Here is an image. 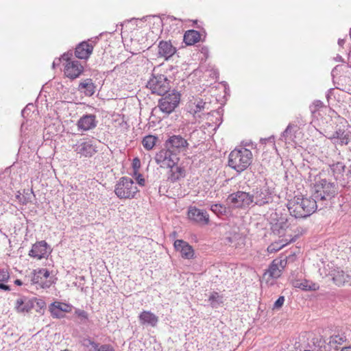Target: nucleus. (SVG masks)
<instances>
[{
    "mask_svg": "<svg viewBox=\"0 0 351 351\" xmlns=\"http://www.w3.org/2000/svg\"><path fill=\"white\" fill-rule=\"evenodd\" d=\"M317 200L311 197H295L289 201L288 210L295 218H305L312 215L317 208Z\"/></svg>",
    "mask_w": 351,
    "mask_h": 351,
    "instance_id": "1",
    "label": "nucleus"
},
{
    "mask_svg": "<svg viewBox=\"0 0 351 351\" xmlns=\"http://www.w3.org/2000/svg\"><path fill=\"white\" fill-rule=\"evenodd\" d=\"M337 193V188L334 183L329 182L326 180H317L314 185L313 193V199L317 200V204L325 206Z\"/></svg>",
    "mask_w": 351,
    "mask_h": 351,
    "instance_id": "2",
    "label": "nucleus"
},
{
    "mask_svg": "<svg viewBox=\"0 0 351 351\" xmlns=\"http://www.w3.org/2000/svg\"><path fill=\"white\" fill-rule=\"evenodd\" d=\"M252 161V153L250 149H234L229 154L228 165L240 173L250 165Z\"/></svg>",
    "mask_w": 351,
    "mask_h": 351,
    "instance_id": "3",
    "label": "nucleus"
},
{
    "mask_svg": "<svg viewBox=\"0 0 351 351\" xmlns=\"http://www.w3.org/2000/svg\"><path fill=\"white\" fill-rule=\"evenodd\" d=\"M137 192L138 189L134 181L127 177L121 178L114 188V193L120 199H132Z\"/></svg>",
    "mask_w": 351,
    "mask_h": 351,
    "instance_id": "4",
    "label": "nucleus"
},
{
    "mask_svg": "<svg viewBox=\"0 0 351 351\" xmlns=\"http://www.w3.org/2000/svg\"><path fill=\"white\" fill-rule=\"evenodd\" d=\"M154 159L161 168L173 167L179 161L178 154L168 147L158 152Z\"/></svg>",
    "mask_w": 351,
    "mask_h": 351,
    "instance_id": "5",
    "label": "nucleus"
},
{
    "mask_svg": "<svg viewBox=\"0 0 351 351\" xmlns=\"http://www.w3.org/2000/svg\"><path fill=\"white\" fill-rule=\"evenodd\" d=\"M180 100V95L178 92L173 91L163 96L159 101L158 107L160 110L166 114L171 113L178 106Z\"/></svg>",
    "mask_w": 351,
    "mask_h": 351,
    "instance_id": "6",
    "label": "nucleus"
},
{
    "mask_svg": "<svg viewBox=\"0 0 351 351\" xmlns=\"http://www.w3.org/2000/svg\"><path fill=\"white\" fill-rule=\"evenodd\" d=\"M152 93L158 95H163L168 92L170 88L169 82L167 77L163 75L154 76L151 78L147 84Z\"/></svg>",
    "mask_w": 351,
    "mask_h": 351,
    "instance_id": "7",
    "label": "nucleus"
},
{
    "mask_svg": "<svg viewBox=\"0 0 351 351\" xmlns=\"http://www.w3.org/2000/svg\"><path fill=\"white\" fill-rule=\"evenodd\" d=\"M228 200L236 208H245L252 204L251 194L244 191L232 193L228 196Z\"/></svg>",
    "mask_w": 351,
    "mask_h": 351,
    "instance_id": "8",
    "label": "nucleus"
},
{
    "mask_svg": "<svg viewBox=\"0 0 351 351\" xmlns=\"http://www.w3.org/2000/svg\"><path fill=\"white\" fill-rule=\"evenodd\" d=\"M188 217L192 222L200 226H206L209 223V215L205 210H202L195 206H190L188 209Z\"/></svg>",
    "mask_w": 351,
    "mask_h": 351,
    "instance_id": "9",
    "label": "nucleus"
},
{
    "mask_svg": "<svg viewBox=\"0 0 351 351\" xmlns=\"http://www.w3.org/2000/svg\"><path fill=\"white\" fill-rule=\"evenodd\" d=\"M167 147L175 153L181 152L188 147L187 141L180 135H173L166 141Z\"/></svg>",
    "mask_w": 351,
    "mask_h": 351,
    "instance_id": "10",
    "label": "nucleus"
},
{
    "mask_svg": "<svg viewBox=\"0 0 351 351\" xmlns=\"http://www.w3.org/2000/svg\"><path fill=\"white\" fill-rule=\"evenodd\" d=\"M74 151L81 156L90 158L96 152V147L90 140L78 142L74 147Z\"/></svg>",
    "mask_w": 351,
    "mask_h": 351,
    "instance_id": "11",
    "label": "nucleus"
},
{
    "mask_svg": "<svg viewBox=\"0 0 351 351\" xmlns=\"http://www.w3.org/2000/svg\"><path fill=\"white\" fill-rule=\"evenodd\" d=\"M251 197L252 199V203L254 202L255 204L258 206L268 204L272 199L271 193L267 188L256 189L253 191V193L251 194Z\"/></svg>",
    "mask_w": 351,
    "mask_h": 351,
    "instance_id": "12",
    "label": "nucleus"
},
{
    "mask_svg": "<svg viewBox=\"0 0 351 351\" xmlns=\"http://www.w3.org/2000/svg\"><path fill=\"white\" fill-rule=\"evenodd\" d=\"M95 46V41L93 40H88L80 43L75 48V54L77 58L87 59L93 53Z\"/></svg>",
    "mask_w": 351,
    "mask_h": 351,
    "instance_id": "13",
    "label": "nucleus"
},
{
    "mask_svg": "<svg viewBox=\"0 0 351 351\" xmlns=\"http://www.w3.org/2000/svg\"><path fill=\"white\" fill-rule=\"evenodd\" d=\"M84 68L77 60L69 61L65 66L64 73L71 79L78 77L83 72Z\"/></svg>",
    "mask_w": 351,
    "mask_h": 351,
    "instance_id": "14",
    "label": "nucleus"
},
{
    "mask_svg": "<svg viewBox=\"0 0 351 351\" xmlns=\"http://www.w3.org/2000/svg\"><path fill=\"white\" fill-rule=\"evenodd\" d=\"M176 48L173 46L170 41L161 40L158 44V56L168 60L176 52Z\"/></svg>",
    "mask_w": 351,
    "mask_h": 351,
    "instance_id": "15",
    "label": "nucleus"
},
{
    "mask_svg": "<svg viewBox=\"0 0 351 351\" xmlns=\"http://www.w3.org/2000/svg\"><path fill=\"white\" fill-rule=\"evenodd\" d=\"M174 247L180 253L182 258L190 259L193 257V250L188 243L182 240H176L174 242Z\"/></svg>",
    "mask_w": 351,
    "mask_h": 351,
    "instance_id": "16",
    "label": "nucleus"
},
{
    "mask_svg": "<svg viewBox=\"0 0 351 351\" xmlns=\"http://www.w3.org/2000/svg\"><path fill=\"white\" fill-rule=\"evenodd\" d=\"M29 255L38 260L45 257L47 255V243L45 241H41L34 244Z\"/></svg>",
    "mask_w": 351,
    "mask_h": 351,
    "instance_id": "17",
    "label": "nucleus"
},
{
    "mask_svg": "<svg viewBox=\"0 0 351 351\" xmlns=\"http://www.w3.org/2000/svg\"><path fill=\"white\" fill-rule=\"evenodd\" d=\"M49 311L53 317H63L62 313H69L71 311V306L60 302H54L49 307Z\"/></svg>",
    "mask_w": 351,
    "mask_h": 351,
    "instance_id": "18",
    "label": "nucleus"
},
{
    "mask_svg": "<svg viewBox=\"0 0 351 351\" xmlns=\"http://www.w3.org/2000/svg\"><path fill=\"white\" fill-rule=\"evenodd\" d=\"M95 115L86 114L82 117L77 121V127L83 131L93 129L97 125Z\"/></svg>",
    "mask_w": 351,
    "mask_h": 351,
    "instance_id": "19",
    "label": "nucleus"
},
{
    "mask_svg": "<svg viewBox=\"0 0 351 351\" xmlns=\"http://www.w3.org/2000/svg\"><path fill=\"white\" fill-rule=\"evenodd\" d=\"M289 227L288 220L285 218L281 217L276 223L272 224L271 230L274 234L279 236H285L286 232Z\"/></svg>",
    "mask_w": 351,
    "mask_h": 351,
    "instance_id": "20",
    "label": "nucleus"
},
{
    "mask_svg": "<svg viewBox=\"0 0 351 351\" xmlns=\"http://www.w3.org/2000/svg\"><path fill=\"white\" fill-rule=\"evenodd\" d=\"M333 282L338 286L350 285L351 276L342 270H335L332 274Z\"/></svg>",
    "mask_w": 351,
    "mask_h": 351,
    "instance_id": "21",
    "label": "nucleus"
},
{
    "mask_svg": "<svg viewBox=\"0 0 351 351\" xmlns=\"http://www.w3.org/2000/svg\"><path fill=\"white\" fill-rule=\"evenodd\" d=\"M140 323L143 325H149L155 327L158 322V317L153 313L143 311L138 316Z\"/></svg>",
    "mask_w": 351,
    "mask_h": 351,
    "instance_id": "22",
    "label": "nucleus"
},
{
    "mask_svg": "<svg viewBox=\"0 0 351 351\" xmlns=\"http://www.w3.org/2000/svg\"><path fill=\"white\" fill-rule=\"evenodd\" d=\"M33 307V300L25 297L19 298L16 302V309L19 313H28Z\"/></svg>",
    "mask_w": 351,
    "mask_h": 351,
    "instance_id": "23",
    "label": "nucleus"
},
{
    "mask_svg": "<svg viewBox=\"0 0 351 351\" xmlns=\"http://www.w3.org/2000/svg\"><path fill=\"white\" fill-rule=\"evenodd\" d=\"M346 341V337L344 335H333L329 337L327 343L330 351L336 350L341 348Z\"/></svg>",
    "mask_w": 351,
    "mask_h": 351,
    "instance_id": "24",
    "label": "nucleus"
},
{
    "mask_svg": "<svg viewBox=\"0 0 351 351\" xmlns=\"http://www.w3.org/2000/svg\"><path fill=\"white\" fill-rule=\"evenodd\" d=\"M200 34L195 30H188L184 35V41L187 45H193L199 41Z\"/></svg>",
    "mask_w": 351,
    "mask_h": 351,
    "instance_id": "25",
    "label": "nucleus"
},
{
    "mask_svg": "<svg viewBox=\"0 0 351 351\" xmlns=\"http://www.w3.org/2000/svg\"><path fill=\"white\" fill-rule=\"evenodd\" d=\"M95 86L91 79H86L79 84V90L87 96H91L95 93Z\"/></svg>",
    "mask_w": 351,
    "mask_h": 351,
    "instance_id": "26",
    "label": "nucleus"
},
{
    "mask_svg": "<svg viewBox=\"0 0 351 351\" xmlns=\"http://www.w3.org/2000/svg\"><path fill=\"white\" fill-rule=\"evenodd\" d=\"M30 279L32 285H39L42 288L49 287L51 285L50 281L43 282L41 274L38 273V269H35L32 273Z\"/></svg>",
    "mask_w": 351,
    "mask_h": 351,
    "instance_id": "27",
    "label": "nucleus"
},
{
    "mask_svg": "<svg viewBox=\"0 0 351 351\" xmlns=\"http://www.w3.org/2000/svg\"><path fill=\"white\" fill-rule=\"evenodd\" d=\"M169 169L171 174L169 176V179L171 181L175 182L184 177L185 171L182 167L176 165L173 167H169Z\"/></svg>",
    "mask_w": 351,
    "mask_h": 351,
    "instance_id": "28",
    "label": "nucleus"
},
{
    "mask_svg": "<svg viewBox=\"0 0 351 351\" xmlns=\"http://www.w3.org/2000/svg\"><path fill=\"white\" fill-rule=\"evenodd\" d=\"M293 286L294 287L300 288L303 290H317L319 286L315 283L309 284L307 280H295L293 282Z\"/></svg>",
    "mask_w": 351,
    "mask_h": 351,
    "instance_id": "29",
    "label": "nucleus"
},
{
    "mask_svg": "<svg viewBox=\"0 0 351 351\" xmlns=\"http://www.w3.org/2000/svg\"><path fill=\"white\" fill-rule=\"evenodd\" d=\"M282 274L281 269L278 267V266L273 261L271 263L268 270L265 273V276L268 275L269 277L272 278H278Z\"/></svg>",
    "mask_w": 351,
    "mask_h": 351,
    "instance_id": "30",
    "label": "nucleus"
},
{
    "mask_svg": "<svg viewBox=\"0 0 351 351\" xmlns=\"http://www.w3.org/2000/svg\"><path fill=\"white\" fill-rule=\"evenodd\" d=\"M88 344H86V346L90 345L91 347L89 351H114V348L108 344H104L99 346V345L91 340H88Z\"/></svg>",
    "mask_w": 351,
    "mask_h": 351,
    "instance_id": "31",
    "label": "nucleus"
},
{
    "mask_svg": "<svg viewBox=\"0 0 351 351\" xmlns=\"http://www.w3.org/2000/svg\"><path fill=\"white\" fill-rule=\"evenodd\" d=\"M156 136L153 135H147L143 138L142 144L145 149L151 150L156 145Z\"/></svg>",
    "mask_w": 351,
    "mask_h": 351,
    "instance_id": "32",
    "label": "nucleus"
},
{
    "mask_svg": "<svg viewBox=\"0 0 351 351\" xmlns=\"http://www.w3.org/2000/svg\"><path fill=\"white\" fill-rule=\"evenodd\" d=\"M291 240L289 239H285L281 240L279 241L274 242L269 245L267 247V251L269 253H274L280 250H281L284 246H285L289 242H290Z\"/></svg>",
    "mask_w": 351,
    "mask_h": 351,
    "instance_id": "33",
    "label": "nucleus"
},
{
    "mask_svg": "<svg viewBox=\"0 0 351 351\" xmlns=\"http://www.w3.org/2000/svg\"><path fill=\"white\" fill-rule=\"evenodd\" d=\"M206 103L202 100H195L190 104V112L194 114L201 112L205 108Z\"/></svg>",
    "mask_w": 351,
    "mask_h": 351,
    "instance_id": "34",
    "label": "nucleus"
},
{
    "mask_svg": "<svg viewBox=\"0 0 351 351\" xmlns=\"http://www.w3.org/2000/svg\"><path fill=\"white\" fill-rule=\"evenodd\" d=\"M152 19H153L154 21H160L161 22H163V21H173L177 20L176 18H175L172 16H165V15H162V16H160L158 15H147V16H143L142 19H141V20H145V21H148V20H152Z\"/></svg>",
    "mask_w": 351,
    "mask_h": 351,
    "instance_id": "35",
    "label": "nucleus"
},
{
    "mask_svg": "<svg viewBox=\"0 0 351 351\" xmlns=\"http://www.w3.org/2000/svg\"><path fill=\"white\" fill-rule=\"evenodd\" d=\"M297 126L291 123H289L285 130L282 132L281 138L285 141L292 139L293 138V130Z\"/></svg>",
    "mask_w": 351,
    "mask_h": 351,
    "instance_id": "36",
    "label": "nucleus"
},
{
    "mask_svg": "<svg viewBox=\"0 0 351 351\" xmlns=\"http://www.w3.org/2000/svg\"><path fill=\"white\" fill-rule=\"evenodd\" d=\"M223 298L217 292H213L209 297V301L213 307H217L223 302Z\"/></svg>",
    "mask_w": 351,
    "mask_h": 351,
    "instance_id": "37",
    "label": "nucleus"
},
{
    "mask_svg": "<svg viewBox=\"0 0 351 351\" xmlns=\"http://www.w3.org/2000/svg\"><path fill=\"white\" fill-rule=\"evenodd\" d=\"M335 137L341 140V143L343 144H348L350 138V135L348 132L343 131L341 130H339L336 131L335 134Z\"/></svg>",
    "mask_w": 351,
    "mask_h": 351,
    "instance_id": "38",
    "label": "nucleus"
},
{
    "mask_svg": "<svg viewBox=\"0 0 351 351\" xmlns=\"http://www.w3.org/2000/svg\"><path fill=\"white\" fill-rule=\"evenodd\" d=\"M74 315H76L82 323H85L88 319V313L82 309H75Z\"/></svg>",
    "mask_w": 351,
    "mask_h": 351,
    "instance_id": "39",
    "label": "nucleus"
},
{
    "mask_svg": "<svg viewBox=\"0 0 351 351\" xmlns=\"http://www.w3.org/2000/svg\"><path fill=\"white\" fill-rule=\"evenodd\" d=\"M210 210L217 215H223L226 213V208L222 204H213L211 206Z\"/></svg>",
    "mask_w": 351,
    "mask_h": 351,
    "instance_id": "40",
    "label": "nucleus"
},
{
    "mask_svg": "<svg viewBox=\"0 0 351 351\" xmlns=\"http://www.w3.org/2000/svg\"><path fill=\"white\" fill-rule=\"evenodd\" d=\"M132 167L134 170V174L137 175L138 173V169L141 167V161L139 158H135L132 160Z\"/></svg>",
    "mask_w": 351,
    "mask_h": 351,
    "instance_id": "41",
    "label": "nucleus"
},
{
    "mask_svg": "<svg viewBox=\"0 0 351 351\" xmlns=\"http://www.w3.org/2000/svg\"><path fill=\"white\" fill-rule=\"evenodd\" d=\"M285 302V297L280 296L278 299L274 302L273 308L279 309L280 308Z\"/></svg>",
    "mask_w": 351,
    "mask_h": 351,
    "instance_id": "42",
    "label": "nucleus"
},
{
    "mask_svg": "<svg viewBox=\"0 0 351 351\" xmlns=\"http://www.w3.org/2000/svg\"><path fill=\"white\" fill-rule=\"evenodd\" d=\"M274 261L278 266V267L281 269L282 271L286 267L287 263L286 259H274Z\"/></svg>",
    "mask_w": 351,
    "mask_h": 351,
    "instance_id": "43",
    "label": "nucleus"
},
{
    "mask_svg": "<svg viewBox=\"0 0 351 351\" xmlns=\"http://www.w3.org/2000/svg\"><path fill=\"white\" fill-rule=\"evenodd\" d=\"M10 276L7 271L1 270L0 271V282H7L9 279Z\"/></svg>",
    "mask_w": 351,
    "mask_h": 351,
    "instance_id": "44",
    "label": "nucleus"
},
{
    "mask_svg": "<svg viewBox=\"0 0 351 351\" xmlns=\"http://www.w3.org/2000/svg\"><path fill=\"white\" fill-rule=\"evenodd\" d=\"M38 274H41V276L43 277V279L47 280L48 278V277L49 276V275H50L49 271L47 269H38Z\"/></svg>",
    "mask_w": 351,
    "mask_h": 351,
    "instance_id": "45",
    "label": "nucleus"
},
{
    "mask_svg": "<svg viewBox=\"0 0 351 351\" xmlns=\"http://www.w3.org/2000/svg\"><path fill=\"white\" fill-rule=\"evenodd\" d=\"M133 176L135 178V179L136 180V181H137V182L138 183L139 185L144 186V184H145V179L143 178V176L141 173H138L137 175H134L133 173Z\"/></svg>",
    "mask_w": 351,
    "mask_h": 351,
    "instance_id": "46",
    "label": "nucleus"
},
{
    "mask_svg": "<svg viewBox=\"0 0 351 351\" xmlns=\"http://www.w3.org/2000/svg\"><path fill=\"white\" fill-rule=\"evenodd\" d=\"M317 343V346L318 347H322V346H323V344L324 343V341H323L321 337L319 339V338H314L313 339V343L316 344Z\"/></svg>",
    "mask_w": 351,
    "mask_h": 351,
    "instance_id": "47",
    "label": "nucleus"
},
{
    "mask_svg": "<svg viewBox=\"0 0 351 351\" xmlns=\"http://www.w3.org/2000/svg\"><path fill=\"white\" fill-rule=\"evenodd\" d=\"M0 289L8 291V290H10V288L8 286L4 285L3 283H0Z\"/></svg>",
    "mask_w": 351,
    "mask_h": 351,
    "instance_id": "48",
    "label": "nucleus"
},
{
    "mask_svg": "<svg viewBox=\"0 0 351 351\" xmlns=\"http://www.w3.org/2000/svg\"><path fill=\"white\" fill-rule=\"evenodd\" d=\"M345 43L344 39H339L338 40V44L339 46H343Z\"/></svg>",
    "mask_w": 351,
    "mask_h": 351,
    "instance_id": "49",
    "label": "nucleus"
},
{
    "mask_svg": "<svg viewBox=\"0 0 351 351\" xmlns=\"http://www.w3.org/2000/svg\"><path fill=\"white\" fill-rule=\"evenodd\" d=\"M14 283H15V285H22L23 284V282L21 280H19V279L16 280L14 281Z\"/></svg>",
    "mask_w": 351,
    "mask_h": 351,
    "instance_id": "50",
    "label": "nucleus"
},
{
    "mask_svg": "<svg viewBox=\"0 0 351 351\" xmlns=\"http://www.w3.org/2000/svg\"><path fill=\"white\" fill-rule=\"evenodd\" d=\"M341 351H351V347H344L341 350Z\"/></svg>",
    "mask_w": 351,
    "mask_h": 351,
    "instance_id": "51",
    "label": "nucleus"
},
{
    "mask_svg": "<svg viewBox=\"0 0 351 351\" xmlns=\"http://www.w3.org/2000/svg\"><path fill=\"white\" fill-rule=\"evenodd\" d=\"M322 103L320 101H316L315 102V105L317 106V107H320L322 106Z\"/></svg>",
    "mask_w": 351,
    "mask_h": 351,
    "instance_id": "52",
    "label": "nucleus"
},
{
    "mask_svg": "<svg viewBox=\"0 0 351 351\" xmlns=\"http://www.w3.org/2000/svg\"><path fill=\"white\" fill-rule=\"evenodd\" d=\"M348 175L349 176L350 178H351V165L349 167Z\"/></svg>",
    "mask_w": 351,
    "mask_h": 351,
    "instance_id": "53",
    "label": "nucleus"
},
{
    "mask_svg": "<svg viewBox=\"0 0 351 351\" xmlns=\"http://www.w3.org/2000/svg\"><path fill=\"white\" fill-rule=\"evenodd\" d=\"M189 22L195 23V22H198V21L197 19H191V20H189Z\"/></svg>",
    "mask_w": 351,
    "mask_h": 351,
    "instance_id": "54",
    "label": "nucleus"
},
{
    "mask_svg": "<svg viewBox=\"0 0 351 351\" xmlns=\"http://www.w3.org/2000/svg\"><path fill=\"white\" fill-rule=\"evenodd\" d=\"M134 19H132L131 20H128L127 21H128V22H131V21H132V20H134Z\"/></svg>",
    "mask_w": 351,
    "mask_h": 351,
    "instance_id": "55",
    "label": "nucleus"
},
{
    "mask_svg": "<svg viewBox=\"0 0 351 351\" xmlns=\"http://www.w3.org/2000/svg\"><path fill=\"white\" fill-rule=\"evenodd\" d=\"M350 36L351 38V28H350Z\"/></svg>",
    "mask_w": 351,
    "mask_h": 351,
    "instance_id": "56",
    "label": "nucleus"
}]
</instances>
